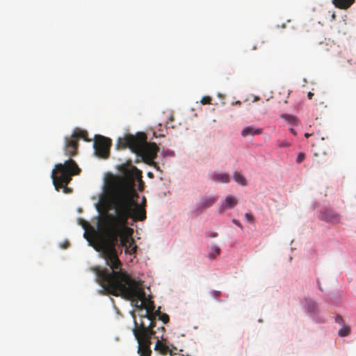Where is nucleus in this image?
<instances>
[{
  "instance_id": "nucleus-1",
  "label": "nucleus",
  "mask_w": 356,
  "mask_h": 356,
  "mask_svg": "<svg viewBox=\"0 0 356 356\" xmlns=\"http://www.w3.org/2000/svg\"><path fill=\"white\" fill-rule=\"evenodd\" d=\"M108 192L114 213L102 214L98 220V229L106 237L102 244V249L106 264L112 271L96 268L95 272L97 280L99 271L106 270L108 273L122 271V264L115 248L118 240L121 239L127 245L128 243L136 245L131 237L134 230L127 225L128 220L132 218L136 222L143 221L147 218L146 211L135 200L138 193L134 188L133 178L129 172H126L125 177H114L108 184Z\"/></svg>"
},
{
  "instance_id": "nucleus-2",
  "label": "nucleus",
  "mask_w": 356,
  "mask_h": 356,
  "mask_svg": "<svg viewBox=\"0 0 356 356\" xmlns=\"http://www.w3.org/2000/svg\"><path fill=\"white\" fill-rule=\"evenodd\" d=\"M97 282L107 293L121 296L135 302L136 307L145 309L140 323L134 319L132 331L138 343L137 353L140 356H151V338L156 334L154 330V320L152 318L154 304L152 300L146 298L142 282L133 279L126 272L108 273L106 270L97 273ZM133 317L135 318L134 315Z\"/></svg>"
},
{
  "instance_id": "nucleus-3",
  "label": "nucleus",
  "mask_w": 356,
  "mask_h": 356,
  "mask_svg": "<svg viewBox=\"0 0 356 356\" xmlns=\"http://www.w3.org/2000/svg\"><path fill=\"white\" fill-rule=\"evenodd\" d=\"M118 145L129 147L136 154L140 156L148 164L156 166L154 159L156 157L159 147L155 143H148L145 134L140 133L137 136H129L120 139Z\"/></svg>"
},
{
  "instance_id": "nucleus-4",
  "label": "nucleus",
  "mask_w": 356,
  "mask_h": 356,
  "mask_svg": "<svg viewBox=\"0 0 356 356\" xmlns=\"http://www.w3.org/2000/svg\"><path fill=\"white\" fill-rule=\"evenodd\" d=\"M80 171L76 162L71 159L64 163L56 164L51 172V178L56 190L59 191L60 188H64V192L67 193L69 189L67 185L71 181L72 176L79 174Z\"/></svg>"
},
{
  "instance_id": "nucleus-5",
  "label": "nucleus",
  "mask_w": 356,
  "mask_h": 356,
  "mask_svg": "<svg viewBox=\"0 0 356 356\" xmlns=\"http://www.w3.org/2000/svg\"><path fill=\"white\" fill-rule=\"evenodd\" d=\"M88 133L85 130L76 129L70 137L65 138V154L68 156H74L77 154L79 147V139L83 138L86 141H89L87 138Z\"/></svg>"
},
{
  "instance_id": "nucleus-6",
  "label": "nucleus",
  "mask_w": 356,
  "mask_h": 356,
  "mask_svg": "<svg viewBox=\"0 0 356 356\" xmlns=\"http://www.w3.org/2000/svg\"><path fill=\"white\" fill-rule=\"evenodd\" d=\"M119 170L120 171L122 172V175H115V176H112L106 182V193L108 195V196L110 197V193L108 192V184L110 183V181L114 178V177H125V172H128L130 173V175L132 176V178H133V181H134V188H135V181L136 179H138L139 180V186H138V188L139 190H143V182L141 179V177H142V172L140 170H139L136 166L133 165L131 164V161H129L126 164H122L120 166L119 168ZM136 190V189H134ZM136 192V191H135Z\"/></svg>"
},
{
  "instance_id": "nucleus-7",
  "label": "nucleus",
  "mask_w": 356,
  "mask_h": 356,
  "mask_svg": "<svg viewBox=\"0 0 356 356\" xmlns=\"http://www.w3.org/2000/svg\"><path fill=\"white\" fill-rule=\"evenodd\" d=\"M111 140L102 136H96L94 142L95 154L102 159H107L110 154Z\"/></svg>"
},
{
  "instance_id": "nucleus-8",
  "label": "nucleus",
  "mask_w": 356,
  "mask_h": 356,
  "mask_svg": "<svg viewBox=\"0 0 356 356\" xmlns=\"http://www.w3.org/2000/svg\"><path fill=\"white\" fill-rule=\"evenodd\" d=\"M154 336H155V334L151 338V339L152 338L157 339V341H156V343L155 347H154V350L160 353L161 354H162L163 355H172L175 354V351L177 350V348L175 346H171V347H170L169 346H168L165 343H163V341L159 340L158 337H154Z\"/></svg>"
},
{
  "instance_id": "nucleus-9",
  "label": "nucleus",
  "mask_w": 356,
  "mask_h": 356,
  "mask_svg": "<svg viewBox=\"0 0 356 356\" xmlns=\"http://www.w3.org/2000/svg\"><path fill=\"white\" fill-rule=\"evenodd\" d=\"M321 218L327 222L338 223L340 220V215L331 209H325L321 213Z\"/></svg>"
},
{
  "instance_id": "nucleus-10",
  "label": "nucleus",
  "mask_w": 356,
  "mask_h": 356,
  "mask_svg": "<svg viewBox=\"0 0 356 356\" xmlns=\"http://www.w3.org/2000/svg\"><path fill=\"white\" fill-rule=\"evenodd\" d=\"M218 200L217 197L206 196L204 197L196 209L197 213L202 212V210L211 207Z\"/></svg>"
},
{
  "instance_id": "nucleus-11",
  "label": "nucleus",
  "mask_w": 356,
  "mask_h": 356,
  "mask_svg": "<svg viewBox=\"0 0 356 356\" xmlns=\"http://www.w3.org/2000/svg\"><path fill=\"white\" fill-rule=\"evenodd\" d=\"M214 182L228 184L230 181V176L228 173L213 172L210 177Z\"/></svg>"
},
{
  "instance_id": "nucleus-12",
  "label": "nucleus",
  "mask_w": 356,
  "mask_h": 356,
  "mask_svg": "<svg viewBox=\"0 0 356 356\" xmlns=\"http://www.w3.org/2000/svg\"><path fill=\"white\" fill-rule=\"evenodd\" d=\"M237 204L238 201L233 195H228L221 204L219 211L220 213H222L226 209L234 208Z\"/></svg>"
},
{
  "instance_id": "nucleus-13",
  "label": "nucleus",
  "mask_w": 356,
  "mask_h": 356,
  "mask_svg": "<svg viewBox=\"0 0 356 356\" xmlns=\"http://www.w3.org/2000/svg\"><path fill=\"white\" fill-rule=\"evenodd\" d=\"M355 0H332V3L335 7L346 10L350 8Z\"/></svg>"
},
{
  "instance_id": "nucleus-14",
  "label": "nucleus",
  "mask_w": 356,
  "mask_h": 356,
  "mask_svg": "<svg viewBox=\"0 0 356 356\" xmlns=\"http://www.w3.org/2000/svg\"><path fill=\"white\" fill-rule=\"evenodd\" d=\"M262 133L261 129L254 128L253 127H247L243 129L241 132V135L243 137H246L248 136H254L258 135Z\"/></svg>"
},
{
  "instance_id": "nucleus-15",
  "label": "nucleus",
  "mask_w": 356,
  "mask_h": 356,
  "mask_svg": "<svg viewBox=\"0 0 356 356\" xmlns=\"http://www.w3.org/2000/svg\"><path fill=\"white\" fill-rule=\"evenodd\" d=\"M307 310L309 313L318 314V307L316 302L312 300H306Z\"/></svg>"
},
{
  "instance_id": "nucleus-16",
  "label": "nucleus",
  "mask_w": 356,
  "mask_h": 356,
  "mask_svg": "<svg viewBox=\"0 0 356 356\" xmlns=\"http://www.w3.org/2000/svg\"><path fill=\"white\" fill-rule=\"evenodd\" d=\"M233 178L236 182L242 186H246L248 184L245 177L239 172H234Z\"/></svg>"
},
{
  "instance_id": "nucleus-17",
  "label": "nucleus",
  "mask_w": 356,
  "mask_h": 356,
  "mask_svg": "<svg viewBox=\"0 0 356 356\" xmlns=\"http://www.w3.org/2000/svg\"><path fill=\"white\" fill-rule=\"evenodd\" d=\"M211 252L209 254V258L210 259H214L217 255L220 254L221 252L220 248L215 244L211 245Z\"/></svg>"
},
{
  "instance_id": "nucleus-18",
  "label": "nucleus",
  "mask_w": 356,
  "mask_h": 356,
  "mask_svg": "<svg viewBox=\"0 0 356 356\" xmlns=\"http://www.w3.org/2000/svg\"><path fill=\"white\" fill-rule=\"evenodd\" d=\"M120 246L124 248L126 253L133 254L136 252L137 246L134 245L130 250H129L128 245L121 239H120Z\"/></svg>"
},
{
  "instance_id": "nucleus-19",
  "label": "nucleus",
  "mask_w": 356,
  "mask_h": 356,
  "mask_svg": "<svg viewBox=\"0 0 356 356\" xmlns=\"http://www.w3.org/2000/svg\"><path fill=\"white\" fill-rule=\"evenodd\" d=\"M282 118L291 124H296L298 122L297 118L291 115L284 114L282 115Z\"/></svg>"
},
{
  "instance_id": "nucleus-20",
  "label": "nucleus",
  "mask_w": 356,
  "mask_h": 356,
  "mask_svg": "<svg viewBox=\"0 0 356 356\" xmlns=\"http://www.w3.org/2000/svg\"><path fill=\"white\" fill-rule=\"evenodd\" d=\"M350 333V328L344 325L339 330V335L340 337H346Z\"/></svg>"
},
{
  "instance_id": "nucleus-21",
  "label": "nucleus",
  "mask_w": 356,
  "mask_h": 356,
  "mask_svg": "<svg viewBox=\"0 0 356 356\" xmlns=\"http://www.w3.org/2000/svg\"><path fill=\"white\" fill-rule=\"evenodd\" d=\"M159 319L163 322V323H167L169 321V316L166 314H162L159 315Z\"/></svg>"
},
{
  "instance_id": "nucleus-22",
  "label": "nucleus",
  "mask_w": 356,
  "mask_h": 356,
  "mask_svg": "<svg viewBox=\"0 0 356 356\" xmlns=\"http://www.w3.org/2000/svg\"><path fill=\"white\" fill-rule=\"evenodd\" d=\"M211 98L209 96H204L202 98L200 102L202 104H211Z\"/></svg>"
},
{
  "instance_id": "nucleus-23",
  "label": "nucleus",
  "mask_w": 356,
  "mask_h": 356,
  "mask_svg": "<svg viewBox=\"0 0 356 356\" xmlns=\"http://www.w3.org/2000/svg\"><path fill=\"white\" fill-rule=\"evenodd\" d=\"M163 313L160 312V307H159L155 312H152V318L154 320V326L156 325V317H159V315H161Z\"/></svg>"
},
{
  "instance_id": "nucleus-24",
  "label": "nucleus",
  "mask_w": 356,
  "mask_h": 356,
  "mask_svg": "<svg viewBox=\"0 0 356 356\" xmlns=\"http://www.w3.org/2000/svg\"><path fill=\"white\" fill-rule=\"evenodd\" d=\"M305 159V154L302 152H300L298 154L296 161L298 163H300L301 162H302L304 161Z\"/></svg>"
},
{
  "instance_id": "nucleus-25",
  "label": "nucleus",
  "mask_w": 356,
  "mask_h": 356,
  "mask_svg": "<svg viewBox=\"0 0 356 356\" xmlns=\"http://www.w3.org/2000/svg\"><path fill=\"white\" fill-rule=\"evenodd\" d=\"M245 218L248 222H254V216L251 213H246L245 215Z\"/></svg>"
},
{
  "instance_id": "nucleus-26",
  "label": "nucleus",
  "mask_w": 356,
  "mask_h": 356,
  "mask_svg": "<svg viewBox=\"0 0 356 356\" xmlns=\"http://www.w3.org/2000/svg\"><path fill=\"white\" fill-rule=\"evenodd\" d=\"M138 197H138H135V200H136ZM136 202H137V201H136ZM136 203H137V204H138L141 208H143V209H145V207L146 206V198H145L144 196L143 197L141 204H138V202H136Z\"/></svg>"
},
{
  "instance_id": "nucleus-27",
  "label": "nucleus",
  "mask_w": 356,
  "mask_h": 356,
  "mask_svg": "<svg viewBox=\"0 0 356 356\" xmlns=\"http://www.w3.org/2000/svg\"><path fill=\"white\" fill-rule=\"evenodd\" d=\"M335 322L341 325H343L344 323L343 319L341 315H337L335 317Z\"/></svg>"
},
{
  "instance_id": "nucleus-28",
  "label": "nucleus",
  "mask_w": 356,
  "mask_h": 356,
  "mask_svg": "<svg viewBox=\"0 0 356 356\" xmlns=\"http://www.w3.org/2000/svg\"><path fill=\"white\" fill-rule=\"evenodd\" d=\"M290 145L291 144L286 140H283L279 144L280 147H289Z\"/></svg>"
},
{
  "instance_id": "nucleus-29",
  "label": "nucleus",
  "mask_w": 356,
  "mask_h": 356,
  "mask_svg": "<svg viewBox=\"0 0 356 356\" xmlns=\"http://www.w3.org/2000/svg\"><path fill=\"white\" fill-rule=\"evenodd\" d=\"M211 295L216 299H218L220 296V292L218 291H213L211 292Z\"/></svg>"
},
{
  "instance_id": "nucleus-30",
  "label": "nucleus",
  "mask_w": 356,
  "mask_h": 356,
  "mask_svg": "<svg viewBox=\"0 0 356 356\" xmlns=\"http://www.w3.org/2000/svg\"><path fill=\"white\" fill-rule=\"evenodd\" d=\"M232 222H233L236 225H237L238 227H239L242 228V225H241V222H240L238 220L234 219V220H232Z\"/></svg>"
},
{
  "instance_id": "nucleus-31",
  "label": "nucleus",
  "mask_w": 356,
  "mask_h": 356,
  "mask_svg": "<svg viewBox=\"0 0 356 356\" xmlns=\"http://www.w3.org/2000/svg\"><path fill=\"white\" fill-rule=\"evenodd\" d=\"M313 96H314V93H313V92H308V94H307V97H308V98H309V99H312V97H313Z\"/></svg>"
},
{
  "instance_id": "nucleus-32",
  "label": "nucleus",
  "mask_w": 356,
  "mask_h": 356,
  "mask_svg": "<svg viewBox=\"0 0 356 356\" xmlns=\"http://www.w3.org/2000/svg\"><path fill=\"white\" fill-rule=\"evenodd\" d=\"M218 236V233L217 232H212L211 234V235H209V237H216Z\"/></svg>"
},
{
  "instance_id": "nucleus-33",
  "label": "nucleus",
  "mask_w": 356,
  "mask_h": 356,
  "mask_svg": "<svg viewBox=\"0 0 356 356\" xmlns=\"http://www.w3.org/2000/svg\"><path fill=\"white\" fill-rule=\"evenodd\" d=\"M290 131H291V134H293L295 136L297 134L296 130L293 128H291L290 129Z\"/></svg>"
},
{
  "instance_id": "nucleus-34",
  "label": "nucleus",
  "mask_w": 356,
  "mask_h": 356,
  "mask_svg": "<svg viewBox=\"0 0 356 356\" xmlns=\"http://www.w3.org/2000/svg\"><path fill=\"white\" fill-rule=\"evenodd\" d=\"M241 102L240 101H236L232 103V105H241Z\"/></svg>"
},
{
  "instance_id": "nucleus-35",
  "label": "nucleus",
  "mask_w": 356,
  "mask_h": 356,
  "mask_svg": "<svg viewBox=\"0 0 356 356\" xmlns=\"http://www.w3.org/2000/svg\"><path fill=\"white\" fill-rule=\"evenodd\" d=\"M310 136H311V134H308V133H306V134H305V136L306 138H309Z\"/></svg>"
},
{
  "instance_id": "nucleus-36",
  "label": "nucleus",
  "mask_w": 356,
  "mask_h": 356,
  "mask_svg": "<svg viewBox=\"0 0 356 356\" xmlns=\"http://www.w3.org/2000/svg\"><path fill=\"white\" fill-rule=\"evenodd\" d=\"M167 154L168 155H173V152L172 151H168Z\"/></svg>"
},
{
  "instance_id": "nucleus-37",
  "label": "nucleus",
  "mask_w": 356,
  "mask_h": 356,
  "mask_svg": "<svg viewBox=\"0 0 356 356\" xmlns=\"http://www.w3.org/2000/svg\"><path fill=\"white\" fill-rule=\"evenodd\" d=\"M134 245H130V243H128V248L129 250H130L132 247H134Z\"/></svg>"
},
{
  "instance_id": "nucleus-38",
  "label": "nucleus",
  "mask_w": 356,
  "mask_h": 356,
  "mask_svg": "<svg viewBox=\"0 0 356 356\" xmlns=\"http://www.w3.org/2000/svg\"><path fill=\"white\" fill-rule=\"evenodd\" d=\"M259 97H254V101H257V100H259Z\"/></svg>"
},
{
  "instance_id": "nucleus-39",
  "label": "nucleus",
  "mask_w": 356,
  "mask_h": 356,
  "mask_svg": "<svg viewBox=\"0 0 356 356\" xmlns=\"http://www.w3.org/2000/svg\"><path fill=\"white\" fill-rule=\"evenodd\" d=\"M161 331H162V332H163V331L165 330L164 327H161Z\"/></svg>"
}]
</instances>
